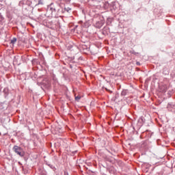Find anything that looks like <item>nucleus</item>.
I'll use <instances>...</instances> for the list:
<instances>
[{
	"label": "nucleus",
	"instance_id": "6",
	"mask_svg": "<svg viewBox=\"0 0 175 175\" xmlns=\"http://www.w3.org/2000/svg\"><path fill=\"white\" fill-rule=\"evenodd\" d=\"M64 10H66V12L69 13V12H70V10H72V9L68 7V8H65Z\"/></svg>",
	"mask_w": 175,
	"mask_h": 175
},
{
	"label": "nucleus",
	"instance_id": "4",
	"mask_svg": "<svg viewBox=\"0 0 175 175\" xmlns=\"http://www.w3.org/2000/svg\"><path fill=\"white\" fill-rule=\"evenodd\" d=\"M128 94V90H124L121 92V96H125Z\"/></svg>",
	"mask_w": 175,
	"mask_h": 175
},
{
	"label": "nucleus",
	"instance_id": "9",
	"mask_svg": "<svg viewBox=\"0 0 175 175\" xmlns=\"http://www.w3.org/2000/svg\"><path fill=\"white\" fill-rule=\"evenodd\" d=\"M0 21H3V16L0 14Z\"/></svg>",
	"mask_w": 175,
	"mask_h": 175
},
{
	"label": "nucleus",
	"instance_id": "1",
	"mask_svg": "<svg viewBox=\"0 0 175 175\" xmlns=\"http://www.w3.org/2000/svg\"><path fill=\"white\" fill-rule=\"evenodd\" d=\"M13 151H14V152L17 154V155H19V157H24L25 155L23 148H21V147L20 146H14L13 147Z\"/></svg>",
	"mask_w": 175,
	"mask_h": 175
},
{
	"label": "nucleus",
	"instance_id": "5",
	"mask_svg": "<svg viewBox=\"0 0 175 175\" xmlns=\"http://www.w3.org/2000/svg\"><path fill=\"white\" fill-rule=\"evenodd\" d=\"M17 42V39L16 38H14L12 40H11L10 43L12 44H14V43H16Z\"/></svg>",
	"mask_w": 175,
	"mask_h": 175
},
{
	"label": "nucleus",
	"instance_id": "3",
	"mask_svg": "<svg viewBox=\"0 0 175 175\" xmlns=\"http://www.w3.org/2000/svg\"><path fill=\"white\" fill-rule=\"evenodd\" d=\"M54 7L55 5L53 3L48 6V12H51L52 16H54Z\"/></svg>",
	"mask_w": 175,
	"mask_h": 175
},
{
	"label": "nucleus",
	"instance_id": "8",
	"mask_svg": "<svg viewBox=\"0 0 175 175\" xmlns=\"http://www.w3.org/2000/svg\"><path fill=\"white\" fill-rule=\"evenodd\" d=\"M38 5H43V1L42 0L38 1Z\"/></svg>",
	"mask_w": 175,
	"mask_h": 175
},
{
	"label": "nucleus",
	"instance_id": "2",
	"mask_svg": "<svg viewBox=\"0 0 175 175\" xmlns=\"http://www.w3.org/2000/svg\"><path fill=\"white\" fill-rule=\"evenodd\" d=\"M61 10V5L59 4L55 5L54 9H53V15L59 14V12Z\"/></svg>",
	"mask_w": 175,
	"mask_h": 175
},
{
	"label": "nucleus",
	"instance_id": "10",
	"mask_svg": "<svg viewBox=\"0 0 175 175\" xmlns=\"http://www.w3.org/2000/svg\"><path fill=\"white\" fill-rule=\"evenodd\" d=\"M106 91H108V92H111V91L109 89H107V88H105Z\"/></svg>",
	"mask_w": 175,
	"mask_h": 175
},
{
	"label": "nucleus",
	"instance_id": "7",
	"mask_svg": "<svg viewBox=\"0 0 175 175\" xmlns=\"http://www.w3.org/2000/svg\"><path fill=\"white\" fill-rule=\"evenodd\" d=\"M80 99H81V96H75V100H77V102H79Z\"/></svg>",
	"mask_w": 175,
	"mask_h": 175
},
{
	"label": "nucleus",
	"instance_id": "11",
	"mask_svg": "<svg viewBox=\"0 0 175 175\" xmlns=\"http://www.w3.org/2000/svg\"><path fill=\"white\" fill-rule=\"evenodd\" d=\"M137 64L139 65V62H137Z\"/></svg>",
	"mask_w": 175,
	"mask_h": 175
}]
</instances>
